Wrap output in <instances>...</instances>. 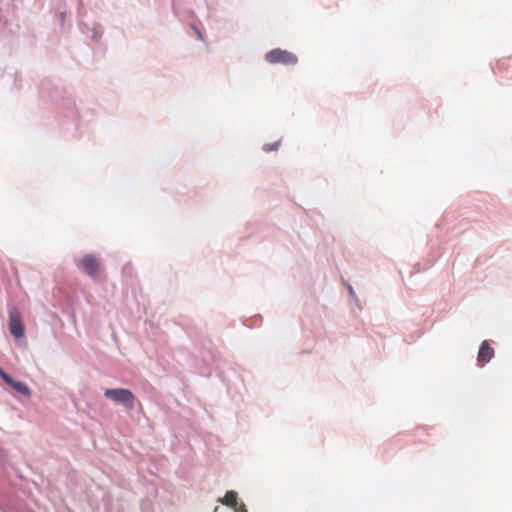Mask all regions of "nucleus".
<instances>
[{
  "instance_id": "nucleus-1",
  "label": "nucleus",
  "mask_w": 512,
  "mask_h": 512,
  "mask_svg": "<svg viewBox=\"0 0 512 512\" xmlns=\"http://www.w3.org/2000/svg\"><path fill=\"white\" fill-rule=\"evenodd\" d=\"M104 396L116 403L124 405L127 409H133L135 406V395L128 389H106Z\"/></svg>"
},
{
  "instance_id": "nucleus-2",
  "label": "nucleus",
  "mask_w": 512,
  "mask_h": 512,
  "mask_svg": "<svg viewBox=\"0 0 512 512\" xmlns=\"http://www.w3.org/2000/svg\"><path fill=\"white\" fill-rule=\"evenodd\" d=\"M265 59L272 64L281 63L283 65H295L298 62V58L295 54L280 48L269 51L265 55Z\"/></svg>"
},
{
  "instance_id": "nucleus-3",
  "label": "nucleus",
  "mask_w": 512,
  "mask_h": 512,
  "mask_svg": "<svg viewBox=\"0 0 512 512\" xmlns=\"http://www.w3.org/2000/svg\"><path fill=\"white\" fill-rule=\"evenodd\" d=\"M78 267L86 272L89 276L96 278L98 277L100 262L98 258L93 254L84 255L77 263Z\"/></svg>"
},
{
  "instance_id": "nucleus-4",
  "label": "nucleus",
  "mask_w": 512,
  "mask_h": 512,
  "mask_svg": "<svg viewBox=\"0 0 512 512\" xmlns=\"http://www.w3.org/2000/svg\"><path fill=\"white\" fill-rule=\"evenodd\" d=\"M9 330L16 339L24 336V325L20 313L16 309L9 311Z\"/></svg>"
},
{
  "instance_id": "nucleus-5",
  "label": "nucleus",
  "mask_w": 512,
  "mask_h": 512,
  "mask_svg": "<svg viewBox=\"0 0 512 512\" xmlns=\"http://www.w3.org/2000/svg\"><path fill=\"white\" fill-rule=\"evenodd\" d=\"M0 377L4 380L6 384L15 389L18 393L30 397L31 391L29 387L20 381H15L10 375H8L1 367H0Z\"/></svg>"
},
{
  "instance_id": "nucleus-6",
  "label": "nucleus",
  "mask_w": 512,
  "mask_h": 512,
  "mask_svg": "<svg viewBox=\"0 0 512 512\" xmlns=\"http://www.w3.org/2000/svg\"><path fill=\"white\" fill-rule=\"evenodd\" d=\"M494 356V349L489 345V343L485 340L481 343L477 354V361L480 366H484L488 363Z\"/></svg>"
},
{
  "instance_id": "nucleus-7",
  "label": "nucleus",
  "mask_w": 512,
  "mask_h": 512,
  "mask_svg": "<svg viewBox=\"0 0 512 512\" xmlns=\"http://www.w3.org/2000/svg\"><path fill=\"white\" fill-rule=\"evenodd\" d=\"M221 502L224 505L235 508L237 506V493L235 491H228Z\"/></svg>"
},
{
  "instance_id": "nucleus-8",
  "label": "nucleus",
  "mask_w": 512,
  "mask_h": 512,
  "mask_svg": "<svg viewBox=\"0 0 512 512\" xmlns=\"http://www.w3.org/2000/svg\"><path fill=\"white\" fill-rule=\"evenodd\" d=\"M279 146H280V141H277V142H274L272 144H265L263 146V150L265 152H272V151L278 150Z\"/></svg>"
},
{
  "instance_id": "nucleus-9",
  "label": "nucleus",
  "mask_w": 512,
  "mask_h": 512,
  "mask_svg": "<svg viewBox=\"0 0 512 512\" xmlns=\"http://www.w3.org/2000/svg\"><path fill=\"white\" fill-rule=\"evenodd\" d=\"M236 512H247V508L245 504H240L238 508H236Z\"/></svg>"
}]
</instances>
